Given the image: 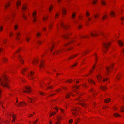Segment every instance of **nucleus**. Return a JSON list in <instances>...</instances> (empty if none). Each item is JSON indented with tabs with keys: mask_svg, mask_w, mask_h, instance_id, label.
I'll use <instances>...</instances> for the list:
<instances>
[{
	"mask_svg": "<svg viewBox=\"0 0 124 124\" xmlns=\"http://www.w3.org/2000/svg\"><path fill=\"white\" fill-rule=\"evenodd\" d=\"M27 69V68L26 69V68H24L22 70V74L23 75L24 74V72L25 71H26V69Z\"/></svg>",
	"mask_w": 124,
	"mask_h": 124,
	"instance_id": "e433bc0d",
	"label": "nucleus"
},
{
	"mask_svg": "<svg viewBox=\"0 0 124 124\" xmlns=\"http://www.w3.org/2000/svg\"><path fill=\"white\" fill-rule=\"evenodd\" d=\"M3 49L2 48H0V53L3 51Z\"/></svg>",
	"mask_w": 124,
	"mask_h": 124,
	"instance_id": "69168bd1",
	"label": "nucleus"
},
{
	"mask_svg": "<svg viewBox=\"0 0 124 124\" xmlns=\"http://www.w3.org/2000/svg\"><path fill=\"white\" fill-rule=\"evenodd\" d=\"M56 112H53L52 113H51V116H52V115H54V114H56Z\"/></svg>",
	"mask_w": 124,
	"mask_h": 124,
	"instance_id": "bf43d9fd",
	"label": "nucleus"
},
{
	"mask_svg": "<svg viewBox=\"0 0 124 124\" xmlns=\"http://www.w3.org/2000/svg\"><path fill=\"white\" fill-rule=\"evenodd\" d=\"M60 118H57V121L55 123V124H61V123L60 122Z\"/></svg>",
	"mask_w": 124,
	"mask_h": 124,
	"instance_id": "b1692460",
	"label": "nucleus"
},
{
	"mask_svg": "<svg viewBox=\"0 0 124 124\" xmlns=\"http://www.w3.org/2000/svg\"><path fill=\"white\" fill-rule=\"evenodd\" d=\"M26 104V103L22 101H21L19 103H17V105L15 104V105H16L18 107H19L20 106H23L24 105Z\"/></svg>",
	"mask_w": 124,
	"mask_h": 124,
	"instance_id": "f8f14e48",
	"label": "nucleus"
},
{
	"mask_svg": "<svg viewBox=\"0 0 124 124\" xmlns=\"http://www.w3.org/2000/svg\"><path fill=\"white\" fill-rule=\"evenodd\" d=\"M114 116L116 117H121L120 115L117 113H116L114 114Z\"/></svg>",
	"mask_w": 124,
	"mask_h": 124,
	"instance_id": "58836bf2",
	"label": "nucleus"
},
{
	"mask_svg": "<svg viewBox=\"0 0 124 124\" xmlns=\"http://www.w3.org/2000/svg\"><path fill=\"white\" fill-rule=\"evenodd\" d=\"M28 115L29 116H28V117H31V116H33V115L32 114H29Z\"/></svg>",
	"mask_w": 124,
	"mask_h": 124,
	"instance_id": "0e129e2a",
	"label": "nucleus"
},
{
	"mask_svg": "<svg viewBox=\"0 0 124 124\" xmlns=\"http://www.w3.org/2000/svg\"><path fill=\"white\" fill-rule=\"evenodd\" d=\"M72 81V80H68L67 81V82H69V83H71Z\"/></svg>",
	"mask_w": 124,
	"mask_h": 124,
	"instance_id": "338daca9",
	"label": "nucleus"
},
{
	"mask_svg": "<svg viewBox=\"0 0 124 124\" xmlns=\"http://www.w3.org/2000/svg\"><path fill=\"white\" fill-rule=\"evenodd\" d=\"M14 27V29L16 30H17L18 29V25L17 24H15Z\"/></svg>",
	"mask_w": 124,
	"mask_h": 124,
	"instance_id": "a211bd4d",
	"label": "nucleus"
},
{
	"mask_svg": "<svg viewBox=\"0 0 124 124\" xmlns=\"http://www.w3.org/2000/svg\"><path fill=\"white\" fill-rule=\"evenodd\" d=\"M100 87L101 89L104 90H105L107 88L105 86H101Z\"/></svg>",
	"mask_w": 124,
	"mask_h": 124,
	"instance_id": "c9c22d12",
	"label": "nucleus"
},
{
	"mask_svg": "<svg viewBox=\"0 0 124 124\" xmlns=\"http://www.w3.org/2000/svg\"><path fill=\"white\" fill-rule=\"evenodd\" d=\"M121 112H124V107L123 106H122L121 108Z\"/></svg>",
	"mask_w": 124,
	"mask_h": 124,
	"instance_id": "49530a36",
	"label": "nucleus"
},
{
	"mask_svg": "<svg viewBox=\"0 0 124 124\" xmlns=\"http://www.w3.org/2000/svg\"><path fill=\"white\" fill-rule=\"evenodd\" d=\"M71 94V93H67L66 94V96H65L66 98H69L70 96V95Z\"/></svg>",
	"mask_w": 124,
	"mask_h": 124,
	"instance_id": "7c9ffc66",
	"label": "nucleus"
},
{
	"mask_svg": "<svg viewBox=\"0 0 124 124\" xmlns=\"http://www.w3.org/2000/svg\"><path fill=\"white\" fill-rule=\"evenodd\" d=\"M7 18L8 19V20H9L11 22H12V19H11V18H10L9 19V18H8V17H6L4 18L3 19V20H4V21H6Z\"/></svg>",
	"mask_w": 124,
	"mask_h": 124,
	"instance_id": "72a5a7b5",
	"label": "nucleus"
},
{
	"mask_svg": "<svg viewBox=\"0 0 124 124\" xmlns=\"http://www.w3.org/2000/svg\"><path fill=\"white\" fill-rule=\"evenodd\" d=\"M53 24L52 23L50 24L49 25V29L50 30H51L52 29Z\"/></svg>",
	"mask_w": 124,
	"mask_h": 124,
	"instance_id": "37998d69",
	"label": "nucleus"
},
{
	"mask_svg": "<svg viewBox=\"0 0 124 124\" xmlns=\"http://www.w3.org/2000/svg\"><path fill=\"white\" fill-rule=\"evenodd\" d=\"M32 17L33 18V22H35L37 21V13L36 11H34L32 14Z\"/></svg>",
	"mask_w": 124,
	"mask_h": 124,
	"instance_id": "20e7f679",
	"label": "nucleus"
},
{
	"mask_svg": "<svg viewBox=\"0 0 124 124\" xmlns=\"http://www.w3.org/2000/svg\"><path fill=\"white\" fill-rule=\"evenodd\" d=\"M110 15L114 17L115 16V14L114 12L113 11L110 12Z\"/></svg>",
	"mask_w": 124,
	"mask_h": 124,
	"instance_id": "6ab92c4d",
	"label": "nucleus"
},
{
	"mask_svg": "<svg viewBox=\"0 0 124 124\" xmlns=\"http://www.w3.org/2000/svg\"><path fill=\"white\" fill-rule=\"evenodd\" d=\"M78 119H76V120H75V124H77V122H78Z\"/></svg>",
	"mask_w": 124,
	"mask_h": 124,
	"instance_id": "774afa93",
	"label": "nucleus"
},
{
	"mask_svg": "<svg viewBox=\"0 0 124 124\" xmlns=\"http://www.w3.org/2000/svg\"><path fill=\"white\" fill-rule=\"evenodd\" d=\"M108 78H105V79L104 78L102 80L103 82H104L106 80H108Z\"/></svg>",
	"mask_w": 124,
	"mask_h": 124,
	"instance_id": "052dcab7",
	"label": "nucleus"
},
{
	"mask_svg": "<svg viewBox=\"0 0 124 124\" xmlns=\"http://www.w3.org/2000/svg\"><path fill=\"white\" fill-rule=\"evenodd\" d=\"M88 82L90 84H95V82L91 79H90L89 80Z\"/></svg>",
	"mask_w": 124,
	"mask_h": 124,
	"instance_id": "bb28decb",
	"label": "nucleus"
},
{
	"mask_svg": "<svg viewBox=\"0 0 124 124\" xmlns=\"http://www.w3.org/2000/svg\"><path fill=\"white\" fill-rule=\"evenodd\" d=\"M13 35V33L12 32H11L10 33L9 36L10 37L12 36Z\"/></svg>",
	"mask_w": 124,
	"mask_h": 124,
	"instance_id": "680f3d73",
	"label": "nucleus"
},
{
	"mask_svg": "<svg viewBox=\"0 0 124 124\" xmlns=\"http://www.w3.org/2000/svg\"><path fill=\"white\" fill-rule=\"evenodd\" d=\"M100 16L99 14H97L95 15L94 16V17L95 18H96Z\"/></svg>",
	"mask_w": 124,
	"mask_h": 124,
	"instance_id": "c03bdc74",
	"label": "nucleus"
},
{
	"mask_svg": "<svg viewBox=\"0 0 124 124\" xmlns=\"http://www.w3.org/2000/svg\"><path fill=\"white\" fill-rule=\"evenodd\" d=\"M111 101V99L110 98H107L105 99L104 101L106 103H108Z\"/></svg>",
	"mask_w": 124,
	"mask_h": 124,
	"instance_id": "412c9836",
	"label": "nucleus"
},
{
	"mask_svg": "<svg viewBox=\"0 0 124 124\" xmlns=\"http://www.w3.org/2000/svg\"><path fill=\"white\" fill-rule=\"evenodd\" d=\"M72 113L73 115V116L75 117V116L77 115V113L76 112L77 111V109L75 108H73L72 109Z\"/></svg>",
	"mask_w": 124,
	"mask_h": 124,
	"instance_id": "6e6552de",
	"label": "nucleus"
},
{
	"mask_svg": "<svg viewBox=\"0 0 124 124\" xmlns=\"http://www.w3.org/2000/svg\"><path fill=\"white\" fill-rule=\"evenodd\" d=\"M3 29V27L2 26L0 27V32L2 31Z\"/></svg>",
	"mask_w": 124,
	"mask_h": 124,
	"instance_id": "4d7b16f0",
	"label": "nucleus"
},
{
	"mask_svg": "<svg viewBox=\"0 0 124 124\" xmlns=\"http://www.w3.org/2000/svg\"><path fill=\"white\" fill-rule=\"evenodd\" d=\"M107 16L105 14H104L103 15V16H102V18L101 19L102 20H104L107 17Z\"/></svg>",
	"mask_w": 124,
	"mask_h": 124,
	"instance_id": "473e14b6",
	"label": "nucleus"
},
{
	"mask_svg": "<svg viewBox=\"0 0 124 124\" xmlns=\"http://www.w3.org/2000/svg\"><path fill=\"white\" fill-rule=\"evenodd\" d=\"M124 9V6H122L121 7V11H123Z\"/></svg>",
	"mask_w": 124,
	"mask_h": 124,
	"instance_id": "6e6d98bb",
	"label": "nucleus"
},
{
	"mask_svg": "<svg viewBox=\"0 0 124 124\" xmlns=\"http://www.w3.org/2000/svg\"><path fill=\"white\" fill-rule=\"evenodd\" d=\"M109 67H106V70L108 73H109V72L110 71V70H109Z\"/></svg>",
	"mask_w": 124,
	"mask_h": 124,
	"instance_id": "de8ad7c7",
	"label": "nucleus"
},
{
	"mask_svg": "<svg viewBox=\"0 0 124 124\" xmlns=\"http://www.w3.org/2000/svg\"><path fill=\"white\" fill-rule=\"evenodd\" d=\"M62 12L63 15H65L66 13V9L64 7H62Z\"/></svg>",
	"mask_w": 124,
	"mask_h": 124,
	"instance_id": "ddd939ff",
	"label": "nucleus"
},
{
	"mask_svg": "<svg viewBox=\"0 0 124 124\" xmlns=\"http://www.w3.org/2000/svg\"><path fill=\"white\" fill-rule=\"evenodd\" d=\"M70 34L68 33L67 34H61V36L62 38L67 39L69 38Z\"/></svg>",
	"mask_w": 124,
	"mask_h": 124,
	"instance_id": "1a4fd4ad",
	"label": "nucleus"
},
{
	"mask_svg": "<svg viewBox=\"0 0 124 124\" xmlns=\"http://www.w3.org/2000/svg\"><path fill=\"white\" fill-rule=\"evenodd\" d=\"M97 78L99 81L100 82L101 81V79L102 78L101 76L100 75H99L98 76H97Z\"/></svg>",
	"mask_w": 124,
	"mask_h": 124,
	"instance_id": "393cba45",
	"label": "nucleus"
},
{
	"mask_svg": "<svg viewBox=\"0 0 124 124\" xmlns=\"http://www.w3.org/2000/svg\"><path fill=\"white\" fill-rule=\"evenodd\" d=\"M98 0H93V1L92 3L93 4H96Z\"/></svg>",
	"mask_w": 124,
	"mask_h": 124,
	"instance_id": "a18cd8bd",
	"label": "nucleus"
},
{
	"mask_svg": "<svg viewBox=\"0 0 124 124\" xmlns=\"http://www.w3.org/2000/svg\"><path fill=\"white\" fill-rule=\"evenodd\" d=\"M76 15V12H73L72 14V18L73 19H74Z\"/></svg>",
	"mask_w": 124,
	"mask_h": 124,
	"instance_id": "aec40b11",
	"label": "nucleus"
},
{
	"mask_svg": "<svg viewBox=\"0 0 124 124\" xmlns=\"http://www.w3.org/2000/svg\"><path fill=\"white\" fill-rule=\"evenodd\" d=\"M101 2L103 5H106L107 4L106 2L104 0H102Z\"/></svg>",
	"mask_w": 124,
	"mask_h": 124,
	"instance_id": "c85d7f7f",
	"label": "nucleus"
},
{
	"mask_svg": "<svg viewBox=\"0 0 124 124\" xmlns=\"http://www.w3.org/2000/svg\"><path fill=\"white\" fill-rule=\"evenodd\" d=\"M77 26L78 27V29H80L82 27V25L81 24H78L77 25Z\"/></svg>",
	"mask_w": 124,
	"mask_h": 124,
	"instance_id": "f704fd0d",
	"label": "nucleus"
},
{
	"mask_svg": "<svg viewBox=\"0 0 124 124\" xmlns=\"http://www.w3.org/2000/svg\"><path fill=\"white\" fill-rule=\"evenodd\" d=\"M62 51V50H60L59 51H56L54 53H53L54 54H58L59 53H60L61 51Z\"/></svg>",
	"mask_w": 124,
	"mask_h": 124,
	"instance_id": "4c0bfd02",
	"label": "nucleus"
},
{
	"mask_svg": "<svg viewBox=\"0 0 124 124\" xmlns=\"http://www.w3.org/2000/svg\"><path fill=\"white\" fill-rule=\"evenodd\" d=\"M28 98L29 99V101H30V102H31L32 100H33L32 99V98H30L28 97Z\"/></svg>",
	"mask_w": 124,
	"mask_h": 124,
	"instance_id": "5fc2aeb1",
	"label": "nucleus"
},
{
	"mask_svg": "<svg viewBox=\"0 0 124 124\" xmlns=\"http://www.w3.org/2000/svg\"><path fill=\"white\" fill-rule=\"evenodd\" d=\"M18 58H19L21 60V63L22 64H23V62H24V61L23 60H22V57H21V56L20 55H18Z\"/></svg>",
	"mask_w": 124,
	"mask_h": 124,
	"instance_id": "cd10ccee",
	"label": "nucleus"
},
{
	"mask_svg": "<svg viewBox=\"0 0 124 124\" xmlns=\"http://www.w3.org/2000/svg\"><path fill=\"white\" fill-rule=\"evenodd\" d=\"M59 14L60 13L59 12H56L55 16V18H58V16Z\"/></svg>",
	"mask_w": 124,
	"mask_h": 124,
	"instance_id": "a19ab883",
	"label": "nucleus"
},
{
	"mask_svg": "<svg viewBox=\"0 0 124 124\" xmlns=\"http://www.w3.org/2000/svg\"><path fill=\"white\" fill-rule=\"evenodd\" d=\"M60 26L65 29H67L70 27V26L67 24L64 25L63 23L61 22L60 24Z\"/></svg>",
	"mask_w": 124,
	"mask_h": 124,
	"instance_id": "39448f33",
	"label": "nucleus"
},
{
	"mask_svg": "<svg viewBox=\"0 0 124 124\" xmlns=\"http://www.w3.org/2000/svg\"><path fill=\"white\" fill-rule=\"evenodd\" d=\"M117 42L119 45L121 46H122L123 45V42L120 40L117 41Z\"/></svg>",
	"mask_w": 124,
	"mask_h": 124,
	"instance_id": "dca6fc26",
	"label": "nucleus"
},
{
	"mask_svg": "<svg viewBox=\"0 0 124 124\" xmlns=\"http://www.w3.org/2000/svg\"><path fill=\"white\" fill-rule=\"evenodd\" d=\"M53 46H54V43H52L51 46L50 48V50L51 51H52V50L53 47Z\"/></svg>",
	"mask_w": 124,
	"mask_h": 124,
	"instance_id": "603ef678",
	"label": "nucleus"
},
{
	"mask_svg": "<svg viewBox=\"0 0 124 124\" xmlns=\"http://www.w3.org/2000/svg\"><path fill=\"white\" fill-rule=\"evenodd\" d=\"M2 60L3 62L5 63L8 61V59L5 57H4L3 58Z\"/></svg>",
	"mask_w": 124,
	"mask_h": 124,
	"instance_id": "4be33fe9",
	"label": "nucleus"
},
{
	"mask_svg": "<svg viewBox=\"0 0 124 124\" xmlns=\"http://www.w3.org/2000/svg\"><path fill=\"white\" fill-rule=\"evenodd\" d=\"M27 8V6L26 4H24L22 6V9L23 10H25Z\"/></svg>",
	"mask_w": 124,
	"mask_h": 124,
	"instance_id": "f3484780",
	"label": "nucleus"
},
{
	"mask_svg": "<svg viewBox=\"0 0 124 124\" xmlns=\"http://www.w3.org/2000/svg\"><path fill=\"white\" fill-rule=\"evenodd\" d=\"M39 66L40 68H42V67H43V63L42 61H41L39 65Z\"/></svg>",
	"mask_w": 124,
	"mask_h": 124,
	"instance_id": "a878e982",
	"label": "nucleus"
},
{
	"mask_svg": "<svg viewBox=\"0 0 124 124\" xmlns=\"http://www.w3.org/2000/svg\"><path fill=\"white\" fill-rule=\"evenodd\" d=\"M32 62L33 64H35L36 63L37 64L38 62V61L36 60H35L34 61H33Z\"/></svg>",
	"mask_w": 124,
	"mask_h": 124,
	"instance_id": "79ce46f5",
	"label": "nucleus"
},
{
	"mask_svg": "<svg viewBox=\"0 0 124 124\" xmlns=\"http://www.w3.org/2000/svg\"><path fill=\"white\" fill-rule=\"evenodd\" d=\"M77 55L75 54L74 55H72L70 56L69 58V59H71V58L74 57L75 56H76Z\"/></svg>",
	"mask_w": 124,
	"mask_h": 124,
	"instance_id": "3c124183",
	"label": "nucleus"
},
{
	"mask_svg": "<svg viewBox=\"0 0 124 124\" xmlns=\"http://www.w3.org/2000/svg\"><path fill=\"white\" fill-rule=\"evenodd\" d=\"M8 81L7 77L4 75L1 78H0V85L3 87L8 88L9 86L8 82Z\"/></svg>",
	"mask_w": 124,
	"mask_h": 124,
	"instance_id": "f257e3e1",
	"label": "nucleus"
},
{
	"mask_svg": "<svg viewBox=\"0 0 124 124\" xmlns=\"http://www.w3.org/2000/svg\"><path fill=\"white\" fill-rule=\"evenodd\" d=\"M39 93L41 95H44V94H45V93H44L43 92H41L39 91Z\"/></svg>",
	"mask_w": 124,
	"mask_h": 124,
	"instance_id": "8fccbe9b",
	"label": "nucleus"
},
{
	"mask_svg": "<svg viewBox=\"0 0 124 124\" xmlns=\"http://www.w3.org/2000/svg\"><path fill=\"white\" fill-rule=\"evenodd\" d=\"M25 88L28 90H23V92L24 93H30L31 92V89L30 88V86H25Z\"/></svg>",
	"mask_w": 124,
	"mask_h": 124,
	"instance_id": "0eeeda50",
	"label": "nucleus"
},
{
	"mask_svg": "<svg viewBox=\"0 0 124 124\" xmlns=\"http://www.w3.org/2000/svg\"><path fill=\"white\" fill-rule=\"evenodd\" d=\"M60 109L61 110L62 113H63L64 114V113H65L63 109H62L61 108H60Z\"/></svg>",
	"mask_w": 124,
	"mask_h": 124,
	"instance_id": "864d4df0",
	"label": "nucleus"
},
{
	"mask_svg": "<svg viewBox=\"0 0 124 124\" xmlns=\"http://www.w3.org/2000/svg\"><path fill=\"white\" fill-rule=\"evenodd\" d=\"M10 3L8 1L6 2L4 5L5 9H7L8 7L10 6Z\"/></svg>",
	"mask_w": 124,
	"mask_h": 124,
	"instance_id": "9b49d317",
	"label": "nucleus"
},
{
	"mask_svg": "<svg viewBox=\"0 0 124 124\" xmlns=\"http://www.w3.org/2000/svg\"><path fill=\"white\" fill-rule=\"evenodd\" d=\"M21 1L20 0H18L16 2V5L17 6V8L18 9V8L21 5Z\"/></svg>",
	"mask_w": 124,
	"mask_h": 124,
	"instance_id": "9d476101",
	"label": "nucleus"
},
{
	"mask_svg": "<svg viewBox=\"0 0 124 124\" xmlns=\"http://www.w3.org/2000/svg\"><path fill=\"white\" fill-rule=\"evenodd\" d=\"M16 36L17 38H19L21 36V34L19 31L16 32Z\"/></svg>",
	"mask_w": 124,
	"mask_h": 124,
	"instance_id": "2eb2a0df",
	"label": "nucleus"
},
{
	"mask_svg": "<svg viewBox=\"0 0 124 124\" xmlns=\"http://www.w3.org/2000/svg\"><path fill=\"white\" fill-rule=\"evenodd\" d=\"M81 105L84 107H85L86 106V105L84 103L81 104Z\"/></svg>",
	"mask_w": 124,
	"mask_h": 124,
	"instance_id": "e2e57ef3",
	"label": "nucleus"
},
{
	"mask_svg": "<svg viewBox=\"0 0 124 124\" xmlns=\"http://www.w3.org/2000/svg\"><path fill=\"white\" fill-rule=\"evenodd\" d=\"M99 34L97 31H94L93 32H91L90 33L89 35H86L82 37L83 38H90V36L91 37H95L98 35Z\"/></svg>",
	"mask_w": 124,
	"mask_h": 124,
	"instance_id": "f03ea898",
	"label": "nucleus"
},
{
	"mask_svg": "<svg viewBox=\"0 0 124 124\" xmlns=\"http://www.w3.org/2000/svg\"><path fill=\"white\" fill-rule=\"evenodd\" d=\"M11 116L13 118L12 121L13 122H15V120L16 119V116L14 115H11Z\"/></svg>",
	"mask_w": 124,
	"mask_h": 124,
	"instance_id": "5701e85b",
	"label": "nucleus"
},
{
	"mask_svg": "<svg viewBox=\"0 0 124 124\" xmlns=\"http://www.w3.org/2000/svg\"><path fill=\"white\" fill-rule=\"evenodd\" d=\"M22 17L24 20H26L27 19V16L23 14H22Z\"/></svg>",
	"mask_w": 124,
	"mask_h": 124,
	"instance_id": "c756f323",
	"label": "nucleus"
},
{
	"mask_svg": "<svg viewBox=\"0 0 124 124\" xmlns=\"http://www.w3.org/2000/svg\"><path fill=\"white\" fill-rule=\"evenodd\" d=\"M34 74V72H33L31 71L30 74H28V75L30 77H31L32 75Z\"/></svg>",
	"mask_w": 124,
	"mask_h": 124,
	"instance_id": "2f4dec72",
	"label": "nucleus"
},
{
	"mask_svg": "<svg viewBox=\"0 0 124 124\" xmlns=\"http://www.w3.org/2000/svg\"><path fill=\"white\" fill-rule=\"evenodd\" d=\"M53 9V7L52 5H51L49 7V10L50 11H51Z\"/></svg>",
	"mask_w": 124,
	"mask_h": 124,
	"instance_id": "09e8293b",
	"label": "nucleus"
},
{
	"mask_svg": "<svg viewBox=\"0 0 124 124\" xmlns=\"http://www.w3.org/2000/svg\"><path fill=\"white\" fill-rule=\"evenodd\" d=\"M90 14L88 10L86 11L85 13V16L87 18V19L88 21H90L91 20L92 17H89Z\"/></svg>",
	"mask_w": 124,
	"mask_h": 124,
	"instance_id": "423d86ee",
	"label": "nucleus"
},
{
	"mask_svg": "<svg viewBox=\"0 0 124 124\" xmlns=\"http://www.w3.org/2000/svg\"><path fill=\"white\" fill-rule=\"evenodd\" d=\"M41 35V33L39 32H38L36 34V36L38 38Z\"/></svg>",
	"mask_w": 124,
	"mask_h": 124,
	"instance_id": "ea45409f",
	"label": "nucleus"
},
{
	"mask_svg": "<svg viewBox=\"0 0 124 124\" xmlns=\"http://www.w3.org/2000/svg\"><path fill=\"white\" fill-rule=\"evenodd\" d=\"M110 42H108L106 41L105 42L103 43V45L105 49L104 50H103V51L105 53L107 50V48L108 46L110 45Z\"/></svg>",
	"mask_w": 124,
	"mask_h": 124,
	"instance_id": "7ed1b4c3",
	"label": "nucleus"
},
{
	"mask_svg": "<svg viewBox=\"0 0 124 124\" xmlns=\"http://www.w3.org/2000/svg\"><path fill=\"white\" fill-rule=\"evenodd\" d=\"M48 16L47 15L44 16L43 17V20L44 21H45L48 18Z\"/></svg>",
	"mask_w": 124,
	"mask_h": 124,
	"instance_id": "4468645a",
	"label": "nucleus"
},
{
	"mask_svg": "<svg viewBox=\"0 0 124 124\" xmlns=\"http://www.w3.org/2000/svg\"><path fill=\"white\" fill-rule=\"evenodd\" d=\"M121 20L123 21H124V16H123L121 18Z\"/></svg>",
	"mask_w": 124,
	"mask_h": 124,
	"instance_id": "13d9d810",
	"label": "nucleus"
}]
</instances>
